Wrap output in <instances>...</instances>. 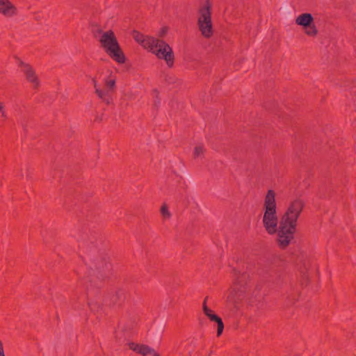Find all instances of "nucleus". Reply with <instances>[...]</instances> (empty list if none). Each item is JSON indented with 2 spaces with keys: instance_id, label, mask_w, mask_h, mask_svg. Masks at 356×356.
Masks as SVG:
<instances>
[{
  "instance_id": "obj_12",
  "label": "nucleus",
  "mask_w": 356,
  "mask_h": 356,
  "mask_svg": "<svg viewBox=\"0 0 356 356\" xmlns=\"http://www.w3.org/2000/svg\"><path fill=\"white\" fill-rule=\"evenodd\" d=\"M0 13L6 17H12L16 13V8L9 0H0Z\"/></svg>"
},
{
  "instance_id": "obj_11",
  "label": "nucleus",
  "mask_w": 356,
  "mask_h": 356,
  "mask_svg": "<svg viewBox=\"0 0 356 356\" xmlns=\"http://www.w3.org/2000/svg\"><path fill=\"white\" fill-rule=\"evenodd\" d=\"M126 299V293L123 289H118L115 291L114 294H113L110 298V302L108 303L109 306L120 307L122 305L124 301Z\"/></svg>"
},
{
  "instance_id": "obj_25",
  "label": "nucleus",
  "mask_w": 356,
  "mask_h": 356,
  "mask_svg": "<svg viewBox=\"0 0 356 356\" xmlns=\"http://www.w3.org/2000/svg\"><path fill=\"white\" fill-rule=\"evenodd\" d=\"M92 83H93V85H94V88L96 89V88H97V81L95 80V79H92Z\"/></svg>"
},
{
  "instance_id": "obj_10",
  "label": "nucleus",
  "mask_w": 356,
  "mask_h": 356,
  "mask_svg": "<svg viewBox=\"0 0 356 356\" xmlns=\"http://www.w3.org/2000/svg\"><path fill=\"white\" fill-rule=\"evenodd\" d=\"M19 66L22 67V72L26 75V80L34 84L33 88L35 89L38 88L40 82L33 67L29 63H25L22 60H19Z\"/></svg>"
},
{
  "instance_id": "obj_16",
  "label": "nucleus",
  "mask_w": 356,
  "mask_h": 356,
  "mask_svg": "<svg viewBox=\"0 0 356 356\" xmlns=\"http://www.w3.org/2000/svg\"><path fill=\"white\" fill-rule=\"evenodd\" d=\"M133 36H134V40L137 42L142 44L143 42L145 40L147 35H144L143 34L140 33V32L134 31Z\"/></svg>"
},
{
  "instance_id": "obj_17",
  "label": "nucleus",
  "mask_w": 356,
  "mask_h": 356,
  "mask_svg": "<svg viewBox=\"0 0 356 356\" xmlns=\"http://www.w3.org/2000/svg\"><path fill=\"white\" fill-rule=\"evenodd\" d=\"M106 86L108 88L106 90H110L111 93H112L115 86V81L114 79H110L106 81Z\"/></svg>"
},
{
  "instance_id": "obj_5",
  "label": "nucleus",
  "mask_w": 356,
  "mask_h": 356,
  "mask_svg": "<svg viewBox=\"0 0 356 356\" xmlns=\"http://www.w3.org/2000/svg\"><path fill=\"white\" fill-rule=\"evenodd\" d=\"M197 25L199 30L204 38H209L213 35L211 4L209 0H206L204 5L199 9Z\"/></svg>"
},
{
  "instance_id": "obj_9",
  "label": "nucleus",
  "mask_w": 356,
  "mask_h": 356,
  "mask_svg": "<svg viewBox=\"0 0 356 356\" xmlns=\"http://www.w3.org/2000/svg\"><path fill=\"white\" fill-rule=\"evenodd\" d=\"M234 270L236 275V278L234 282V291L240 293H245L248 291L249 287L248 283V275L246 273H240L238 272L237 273L235 269Z\"/></svg>"
},
{
  "instance_id": "obj_28",
  "label": "nucleus",
  "mask_w": 356,
  "mask_h": 356,
  "mask_svg": "<svg viewBox=\"0 0 356 356\" xmlns=\"http://www.w3.org/2000/svg\"><path fill=\"white\" fill-rule=\"evenodd\" d=\"M97 120L102 121V118H97V119H95V121Z\"/></svg>"
},
{
  "instance_id": "obj_22",
  "label": "nucleus",
  "mask_w": 356,
  "mask_h": 356,
  "mask_svg": "<svg viewBox=\"0 0 356 356\" xmlns=\"http://www.w3.org/2000/svg\"><path fill=\"white\" fill-rule=\"evenodd\" d=\"M168 31V28L164 26V27H162L160 32H159V37H163L166 33Z\"/></svg>"
},
{
  "instance_id": "obj_3",
  "label": "nucleus",
  "mask_w": 356,
  "mask_h": 356,
  "mask_svg": "<svg viewBox=\"0 0 356 356\" xmlns=\"http://www.w3.org/2000/svg\"><path fill=\"white\" fill-rule=\"evenodd\" d=\"M145 49H149L159 59H164L168 67L174 65V53L170 45L163 40L156 39L147 35L141 44Z\"/></svg>"
},
{
  "instance_id": "obj_27",
  "label": "nucleus",
  "mask_w": 356,
  "mask_h": 356,
  "mask_svg": "<svg viewBox=\"0 0 356 356\" xmlns=\"http://www.w3.org/2000/svg\"><path fill=\"white\" fill-rule=\"evenodd\" d=\"M97 33H99V34H100V33H102V34L104 33H103V31H102V30L101 29H97Z\"/></svg>"
},
{
  "instance_id": "obj_20",
  "label": "nucleus",
  "mask_w": 356,
  "mask_h": 356,
  "mask_svg": "<svg viewBox=\"0 0 356 356\" xmlns=\"http://www.w3.org/2000/svg\"><path fill=\"white\" fill-rule=\"evenodd\" d=\"M144 356H159V353H157L154 349H152L149 347V350L146 351L145 355Z\"/></svg>"
},
{
  "instance_id": "obj_29",
  "label": "nucleus",
  "mask_w": 356,
  "mask_h": 356,
  "mask_svg": "<svg viewBox=\"0 0 356 356\" xmlns=\"http://www.w3.org/2000/svg\"><path fill=\"white\" fill-rule=\"evenodd\" d=\"M97 120L102 121V118H97V119H95V121Z\"/></svg>"
},
{
  "instance_id": "obj_23",
  "label": "nucleus",
  "mask_w": 356,
  "mask_h": 356,
  "mask_svg": "<svg viewBox=\"0 0 356 356\" xmlns=\"http://www.w3.org/2000/svg\"><path fill=\"white\" fill-rule=\"evenodd\" d=\"M0 356H5L4 350H3V343L1 340H0Z\"/></svg>"
},
{
  "instance_id": "obj_4",
  "label": "nucleus",
  "mask_w": 356,
  "mask_h": 356,
  "mask_svg": "<svg viewBox=\"0 0 356 356\" xmlns=\"http://www.w3.org/2000/svg\"><path fill=\"white\" fill-rule=\"evenodd\" d=\"M99 42L105 52L113 60L120 64L125 62L126 57L113 31L109 30L104 32L99 39Z\"/></svg>"
},
{
  "instance_id": "obj_7",
  "label": "nucleus",
  "mask_w": 356,
  "mask_h": 356,
  "mask_svg": "<svg viewBox=\"0 0 356 356\" xmlns=\"http://www.w3.org/2000/svg\"><path fill=\"white\" fill-rule=\"evenodd\" d=\"M283 264L278 257H273L266 261L261 273L268 275L270 277H276L282 271Z\"/></svg>"
},
{
  "instance_id": "obj_24",
  "label": "nucleus",
  "mask_w": 356,
  "mask_h": 356,
  "mask_svg": "<svg viewBox=\"0 0 356 356\" xmlns=\"http://www.w3.org/2000/svg\"><path fill=\"white\" fill-rule=\"evenodd\" d=\"M0 111L2 113V116H4V111H3V105L2 103L0 102Z\"/></svg>"
},
{
  "instance_id": "obj_14",
  "label": "nucleus",
  "mask_w": 356,
  "mask_h": 356,
  "mask_svg": "<svg viewBox=\"0 0 356 356\" xmlns=\"http://www.w3.org/2000/svg\"><path fill=\"white\" fill-rule=\"evenodd\" d=\"M95 93L102 102H105L106 105H111L113 104L112 93L110 90H102L100 88H96Z\"/></svg>"
},
{
  "instance_id": "obj_6",
  "label": "nucleus",
  "mask_w": 356,
  "mask_h": 356,
  "mask_svg": "<svg viewBox=\"0 0 356 356\" xmlns=\"http://www.w3.org/2000/svg\"><path fill=\"white\" fill-rule=\"evenodd\" d=\"M296 23L302 26L307 35L314 37L317 35L318 31L314 23V17L312 14L305 13L300 15L296 18Z\"/></svg>"
},
{
  "instance_id": "obj_21",
  "label": "nucleus",
  "mask_w": 356,
  "mask_h": 356,
  "mask_svg": "<svg viewBox=\"0 0 356 356\" xmlns=\"http://www.w3.org/2000/svg\"><path fill=\"white\" fill-rule=\"evenodd\" d=\"M154 93H155V100H154V104L157 106L160 104V99H159V91L156 89H154L153 90Z\"/></svg>"
},
{
  "instance_id": "obj_1",
  "label": "nucleus",
  "mask_w": 356,
  "mask_h": 356,
  "mask_svg": "<svg viewBox=\"0 0 356 356\" xmlns=\"http://www.w3.org/2000/svg\"><path fill=\"white\" fill-rule=\"evenodd\" d=\"M79 243V247L83 250L82 259L86 266V275L82 278L88 298V306L92 311L98 312L100 304L92 300L99 293L103 282L110 275L111 264L106 256L100 254L97 249V233L91 231L88 227H83L74 236Z\"/></svg>"
},
{
  "instance_id": "obj_19",
  "label": "nucleus",
  "mask_w": 356,
  "mask_h": 356,
  "mask_svg": "<svg viewBox=\"0 0 356 356\" xmlns=\"http://www.w3.org/2000/svg\"><path fill=\"white\" fill-rule=\"evenodd\" d=\"M203 149L202 146H196L194 149V157H198L201 154H202Z\"/></svg>"
},
{
  "instance_id": "obj_2",
  "label": "nucleus",
  "mask_w": 356,
  "mask_h": 356,
  "mask_svg": "<svg viewBox=\"0 0 356 356\" xmlns=\"http://www.w3.org/2000/svg\"><path fill=\"white\" fill-rule=\"evenodd\" d=\"M305 203L300 199L290 203L286 212L282 217L277 229L278 218L276 209H265L263 224L266 232L273 234L277 231V242L280 248H286L294 238L297 220L302 211Z\"/></svg>"
},
{
  "instance_id": "obj_26",
  "label": "nucleus",
  "mask_w": 356,
  "mask_h": 356,
  "mask_svg": "<svg viewBox=\"0 0 356 356\" xmlns=\"http://www.w3.org/2000/svg\"><path fill=\"white\" fill-rule=\"evenodd\" d=\"M92 83H93V85H94V88L96 89V88H97V81L95 80V79H92Z\"/></svg>"
},
{
  "instance_id": "obj_13",
  "label": "nucleus",
  "mask_w": 356,
  "mask_h": 356,
  "mask_svg": "<svg viewBox=\"0 0 356 356\" xmlns=\"http://www.w3.org/2000/svg\"><path fill=\"white\" fill-rule=\"evenodd\" d=\"M265 209H276L275 193L273 190H269L266 195L264 200Z\"/></svg>"
},
{
  "instance_id": "obj_15",
  "label": "nucleus",
  "mask_w": 356,
  "mask_h": 356,
  "mask_svg": "<svg viewBox=\"0 0 356 356\" xmlns=\"http://www.w3.org/2000/svg\"><path fill=\"white\" fill-rule=\"evenodd\" d=\"M128 346L129 349L141 355H145L146 351L149 350V346L143 344H138L134 342H130L128 343Z\"/></svg>"
},
{
  "instance_id": "obj_18",
  "label": "nucleus",
  "mask_w": 356,
  "mask_h": 356,
  "mask_svg": "<svg viewBox=\"0 0 356 356\" xmlns=\"http://www.w3.org/2000/svg\"><path fill=\"white\" fill-rule=\"evenodd\" d=\"M161 213L162 216L165 218H169L170 216V213L168 211V209L166 205H163L161 208Z\"/></svg>"
},
{
  "instance_id": "obj_8",
  "label": "nucleus",
  "mask_w": 356,
  "mask_h": 356,
  "mask_svg": "<svg viewBox=\"0 0 356 356\" xmlns=\"http://www.w3.org/2000/svg\"><path fill=\"white\" fill-rule=\"evenodd\" d=\"M208 296H207L202 304V309L204 314L210 319L211 321L216 322L217 323V336L220 337L224 330V323L222 318L216 314L213 310L209 309L207 305V300Z\"/></svg>"
}]
</instances>
